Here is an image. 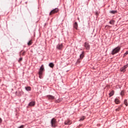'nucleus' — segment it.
Segmentation results:
<instances>
[{
	"label": "nucleus",
	"instance_id": "1",
	"mask_svg": "<svg viewBox=\"0 0 128 128\" xmlns=\"http://www.w3.org/2000/svg\"><path fill=\"white\" fill-rule=\"evenodd\" d=\"M120 50V47L118 46L112 50V54L114 56V54H118V52H119Z\"/></svg>",
	"mask_w": 128,
	"mask_h": 128
},
{
	"label": "nucleus",
	"instance_id": "2",
	"mask_svg": "<svg viewBox=\"0 0 128 128\" xmlns=\"http://www.w3.org/2000/svg\"><path fill=\"white\" fill-rule=\"evenodd\" d=\"M58 12V8H56L50 12V16H52V14H56Z\"/></svg>",
	"mask_w": 128,
	"mask_h": 128
},
{
	"label": "nucleus",
	"instance_id": "3",
	"mask_svg": "<svg viewBox=\"0 0 128 128\" xmlns=\"http://www.w3.org/2000/svg\"><path fill=\"white\" fill-rule=\"evenodd\" d=\"M51 124L52 126H56V120L54 118H53L51 120Z\"/></svg>",
	"mask_w": 128,
	"mask_h": 128
},
{
	"label": "nucleus",
	"instance_id": "4",
	"mask_svg": "<svg viewBox=\"0 0 128 128\" xmlns=\"http://www.w3.org/2000/svg\"><path fill=\"white\" fill-rule=\"evenodd\" d=\"M44 65H42L40 69V71L38 73L39 76H42V71L44 70Z\"/></svg>",
	"mask_w": 128,
	"mask_h": 128
},
{
	"label": "nucleus",
	"instance_id": "5",
	"mask_svg": "<svg viewBox=\"0 0 128 128\" xmlns=\"http://www.w3.org/2000/svg\"><path fill=\"white\" fill-rule=\"evenodd\" d=\"M56 48H58V50H62L64 48V46H62V44H58L56 46Z\"/></svg>",
	"mask_w": 128,
	"mask_h": 128
},
{
	"label": "nucleus",
	"instance_id": "6",
	"mask_svg": "<svg viewBox=\"0 0 128 128\" xmlns=\"http://www.w3.org/2000/svg\"><path fill=\"white\" fill-rule=\"evenodd\" d=\"M128 66V64L122 67L120 69V70L122 72H124L126 70V68Z\"/></svg>",
	"mask_w": 128,
	"mask_h": 128
},
{
	"label": "nucleus",
	"instance_id": "7",
	"mask_svg": "<svg viewBox=\"0 0 128 128\" xmlns=\"http://www.w3.org/2000/svg\"><path fill=\"white\" fill-rule=\"evenodd\" d=\"M84 47L86 48V50H90V44H88V43L86 42H85Z\"/></svg>",
	"mask_w": 128,
	"mask_h": 128
},
{
	"label": "nucleus",
	"instance_id": "8",
	"mask_svg": "<svg viewBox=\"0 0 128 128\" xmlns=\"http://www.w3.org/2000/svg\"><path fill=\"white\" fill-rule=\"evenodd\" d=\"M36 103L34 102H30L28 104L29 106H34Z\"/></svg>",
	"mask_w": 128,
	"mask_h": 128
},
{
	"label": "nucleus",
	"instance_id": "9",
	"mask_svg": "<svg viewBox=\"0 0 128 128\" xmlns=\"http://www.w3.org/2000/svg\"><path fill=\"white\" fill-rule=\"evenodd\" d=\"M48 98L49 100H54V96L50 95H48Z\"/></svg>",
	"mask_w": 128,
	"mask_h": 128
},
{
	"label": "nucleus",
	"instance_id": "10",
	"mask_svg": "<svg viewBox=\"0 0 128 128\" xmlns=\"http://www.w3.org/2000/svg\"><path fill=\"white\" fill-rule=\"evenodd\" d=\"M49 66L52 68H54V63L52 62L50 63Z\"/></svg>",
	"mask_w": 128,
	"mask_h": 128
},
{
	"label": "nucleus",
	"instance_id": "11",
	"mask_svg": "<svg viewBox=\"0 0 128 128\" xmlns=\"http://www.w3.org/2000/svg\"><path fill=\"white\" fill-rule=\"evenodd\" d=\"M25 88L26 90H27V92H30L32 90V88H30V86L25 87Z\"/></svg>",
	"mask_w": 128,
	"mask_h": 128
},
{
	"label": "nucleus",
	"instance_id": "12",
	"mask_svg": "<svg viewBox=\"0 0 128 128\" xmlns=\"http://www.w3.org/2000/svg\"><path fill=\"white\" fill-rule=\"evenodd\" d=\"M114 94V91L112 90L110 94H109V96L110 97V96H112Z\"/></svg>",
	"mask_w": 128,
	"mask_h": 128
},
{
	"label": "nucleus",
	"instance_id": "13",
	"mask_svg": "<svg viewBox=\"0 0 128 128\" xmlns=\"http://www.w3.org/2000/svg\"><path fill=\"white\" fill-rule=\"evenodd\" d=\"M114 102H116V104H120V100L118 99V98H116L114 100Z\"/></svg>",
	"mask_w": 128,
	"mask_h": 128
},
{
	"label": "nucleus",
	"instance_id": "14",
	"mask_svg": "<svg viewBox=\"0 0 128 128\" xmlns=\"http://www.w3.org/2000/svg\"><path fill=\"white\" fill-rule=\"evenodd\" d=\"M74 28H76V30H78V22H76L74 25Z\"/></svg>",
	"mask_w": 128,
	"mask_h": 128
},
{
	"label": "nucleus",
	"instance_id": "15",
	"mask_svg": "<svg viewBox=\"0 0 128 128\" xmlns=\"http://www.w3.org/2000/svg\"><path fill=\"white\" fill-rule=\"evenodd\" d=\"M25 54H26V52H22V51H21V52H20V56H24Z\"/></svg>",
	"mask_w": 128,
	"mask_h": 128
},
{
	"label": "nucleus",
	"instance_id": "16",
	"mask_svg": "<svg viewBox=\"0 0 128 128\" xmlns=\"http://www.w3.org/2000/svg\"><path fill=\"white\" fill-rule=\"evenodd\" d=\"M118 12L116 10H112L110 11V14H116Z\"/></svg>",
	"mask_w": 128,
	"mask_h": 128
},
{
	"label": "nucleus",
	"instance_id": "17",
	"mask_svg": "<svg viewBox=\"0 0 128 128\" xmlns=\"http://www.w3.org/2000/svg\"><path fill=\"white\" fill-rule=\"evenodd\" d=\"M65 124H70V120H68L64 122Z\"/></svg>",
	"mask_w": 128,
	"mask_h": 128
},
{
	"label": "nucleus",
	"instance_id": "18",
	"mask_svg": "<svg viewBox=\"0 0 128 128\" xmlns=\"http://www.w3.org/2000/svg\"><path fill=\"white\" fill-rule=\"evenodd\" d=\"M124 104L126 106H128V100H124Z\"/></svg>",
	"mask_w": 128,
	"mask_h": 128
},
{
	"label": "nucleus",
	"instance_id": "19",
	"mask_svg": "<svg viewBox=\"0 0 128 128\" xmlns=\"http://www.w3.org/2000/svg\"><path fill=\"white\" fill-rule=\"evenodd\" d=\"M122 108V106H119L118 108L116 110V112H120V109Z\"/></svg>",
	"mask_w": 128,
	"mask_h": 128
},
{
	"label": "nucleus",
	"instance_id": "20",
	"mask_svg": "<svg viewBox=\"0 0 128 128\" xmlns=\"http://www.w3.org/2000/svg\"><path fill=\"white\" fill-rule=\"evenodd\" d=\"M110 24H114V20H112L110 22Z\"/></svg>",
	"mask_w": 128,
	"mask_h": 128
},
{
	"label": "nucleus",
	"instance_id": "21",
	"mask_svg": "<svg viewBox=\"0 0 128 128\" xmlns=\"http://www.w3.org/2000/svg\"><path fill=\"white\" fill-rule=\"evenodd\" d=\"M120 94H121L122 96H124V90H122Z\"/></svg>",
	"mask_w": 128,
	"mask_h": 128
},
{
	"label": "nucleus",
	"instance_id": "22",
	"mask_svg": "<svg viewBox=\"0 0 128 128\" xmlns=\"http://www.w3.org/2000/svg\"><path fill=\"white\" fill-rule=\"evenodd\" d=\"M32 44V40H30L29 42H28V46H31V44Z\"/></svg>",
	"mask_w": 128,
	"mask_h": 128
},
{
	"label": "nucleus",
	"instance_id": "23",
	"mask_svg": "<svg viewBox=\"0 0 128 128\" xmlns=\"http://www.w3.org/2000/svg\"><path fill=\"white\" fill-rule=\"evenodd\" d=\"M80 58L82 60V58H84V52H82V54L80 55Z\"/></svg>",
	"mask_w": 128,
	"mask_h": 128
},
{
	"label": "nucleus",
	"instance_id": "24",
	"mask_svg": "<svg viewBox=\"0 0 128 128\" xmlns=\"http://www.w3.org/2000/svg\"><path fill=\"white\" fill-rule=\"evenodd\" d=\"M127 54H128V50L126 52H125L124 54V56H126Z\"/></svg>",
	"mask_w": 128,
	"mask_h": 128
},
{
	"label": "nucleus",
	"instance_id": "25",
	"mask_svg": "<svg viewBox=\"0 0 128 128\" xmlns=\"http://www.w3.org/2000/svg\"><path fill=\"white\" fill-rule=\"evenodd\" d=\"M105 28H112V26L107 25V26H105Z\"/></svg>",
	"mask_w": 128,
	"mask_h": 128
},
{
	"label": "nucleus",
	"instance_id": "26",
	"mask_svg": "<svg viewBox=\"0 0 128 128\" xmlns=\"http://www.w3.org/2000/svg\"><path fill=\"white\" fill-rule=\"evenodd\" d=\"M84 118H85V117L84 116H82V118L80 119V120H84Z\"/></svg>",
	"mask_w": 128,
	"mask_h": 128
},
{
	"label": "nucleus",
	"instance_id": "27",
	"mask_svg": "<svg viewBox=\"0 0 128 128\" xmlns=\"http://www.w3.org/2000/svg\"><path fill=\"white\" fill-rule=\"evenodd\" d=\"M22 60V58H20L18 60V62H20Z\"/></svg>",
	"mask_w": 128,
	"mask_h": 128
},
{
	"label": "nucleus",
	"instance_id": "28",
	"mask_svg": "<svg viewBox=\"0 0 128 128\" xmlns=\"http://www.w3.org/2000/svg\"><path fill=\"white\" fill-rule=\"evenodd\" d=\"M24 128V126L22 125V126H20L18 128Z\"/></svg>",
	"mask_w": 128,
	"mask_h": 128
},
{
	"label": "nucleus",
	"instance_id": "29",
	"mask_svg": "<svg viewBox=\"0 0 128 128\" xmlns=\"http://www.w3.org/2000/svg\"><path fill=\"white\" fill-rule=\"evenodd\" d=\"M2 118H0V124L2 122Z\"/></svg>",
	"mask_w": 128,
	"mask_h": 128
},
{
	"label": "nucleus",
	"instance_id": "30",
	"mask_svg": "<svg viewBox=\"0 0 128 128\" xmlns=\"http://www.w3.org/2000/svg\"><path fill=\"white\" fill-rule=\"evenodd\" d=\"M40 76V78H42L41 76H42V75H39Z\"/></svg>",
	"mask_w": 128,
	"mask_h": 128
}]
</instances>
